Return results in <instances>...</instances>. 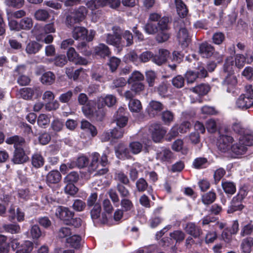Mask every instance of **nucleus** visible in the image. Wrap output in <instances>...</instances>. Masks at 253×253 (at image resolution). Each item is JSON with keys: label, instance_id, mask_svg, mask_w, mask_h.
<instances>
[{"label": "nucleus", "instance_id": "obj_41", "mask_svg": "<svg viewBox=\"0 0 253 253\" xmlns=\"http://www.w3.org/2000/svg\"><path fill=\"white\" fill-rule=\"evenodd\" d=\"M4 4L9 6L21 8L25 4V0H4Z\"/></svg>", "mask_w": 253, "mask_h": 253}, {"label": "nucleus", "instance_id": "obj_28", "mask_svg": "<svg viewBox=\"0 0 253 253\" xmlns=\"http://www.w3.org/2000/svg\"><path fill=\"white\" fill-rule=\"evenodd\" d=\"M103 0H90L86 2V5L92 12L104 6Z\"/></svg>", "mask_w": 253, "mask_h": 253}, {"label": "nucleus", "instance_id": "obj_51", "mask_svg": "<svg viewBox=\"0 0 253 253\" xmlns=\"http://www.w3.org/2000/svg\"><path fill=\"white\" fill-rule=\"evenodd\" d=\"M120 204L124 211H130L133 208L132 202L127 198H123L121 201Z\"/></svg>", "mask_w": 253, "mask_h": 253}, {"label": "nucleus", "instance_id": "obj_24", "mask_svg": "<svg viewBox=\"0 0 253 253\" xmlns=\"http://www.w3.org/2000/svg\"><path fill=\"white\" fill-rule=\"evenodd\" d=\"M73 37L76 40H82L86 38L87 35V30L82 27H76L73 31Z\"/></svg>", "mask_w": 253, "mask_h": 253}, {"label": "nucleus", "instance_id": "obj_18", "mask_svg": "<svg viewBox=\"0 0 253 253\" xmlns=\"http://www.w3.org/2000/svg\"><path fill=\"white\" fill-rule=\"evenodd\" d=\"M5 142L8 144H13L15 149H21L26 145L25 139L18 135H14L6 138Z\"/></svg>", "mask_w": 253, "mask_h": 253}, {"label": "nucleus", "instance_id": "obj_55", "mask_svg": "<svg viewBox=\"0 0 253 253\" xmlns=\"http://www.w3.org/2000/svg\"><path fill=\"white\" fill-rule=\"evenodd\" d=\"M126 82L125 78H117L113 80L111 87L113 89L123 87L126 85Z\"/></svg>", "mask_w": 253, "mask_h": 253}, {"label": "nucleus", "instance_id": "obj_48", "mask_svg": "<svg viewBox=\"0 0 253 253\" xmlns=\"http://www.w3.org/2000/svg\"><path fill=\"white\" fill-rule=\"evenodd\" d=\"M77 49L83 55L88 56L91 55V51L89 49V46L85 42L79 43L77 46Z\"/></svg>", "mask_w": 253, "mask_h": 253}, {"label": "nucleus", "instance_id": "obj_39", "mask_svg": "<svg viewBox=\"0 0 253 253\" xmlns=\"http://www.w3.org/2000/svg\"><path fill=\"white\" fill-rule=\"evenodd\" d=\"M234 60L232 57H228L224 65V71L228 73V75H233L234 72Z\"/></svg>", "mask_w": 253, "mask_h": 253}, {"label": "nucleus", "instance_id": "obj_60", "mask_svg": "<svg viewBox=\"0 0 253 253\" xmlns=\"http://www.w3.org/2000/svg\"><path fill=\"white\" fill-rule=\"evenodd\" d=\"M115 179L124 185H127L129 183V179L126 174L122 172L116 173Z\"/></svg>", "mask_w": 253, "mask_h": 253}, {"label": "nucleus", "instance_id": "obj_19", "mask_svg": "<svg viewBox=\"0 0 253 253\" xmlns=\"http://www.w3.org/2000/svg\"><path fill=\"white\" fill-rule=\"evenodd\" d=\"M116 154L119 159H130V151L123 144H119L115 149Z\"/></svg>", "mask_w": 253, "mask_h": 253}, {"label": "nucleus", "instance_id": "obj_54", "mask_svg": "<svg viewBox=\"0 0 253 253\" xmlns=\"http://www.w3.org/2000/svg\"><path fill=\"white\" fill-rule=\"evenodd\" d=\"M116 188L120 196L123 198H128L130 196V192L124 184L118 183Z\"/></svg>", "mask_w": 253, "mask_h": 253}, {"label": "nucleus", "instance_id": "obj_16", "mask_svg": "<svg viewBox=\"0 0 253 253\" xmlns=\"http://www.w3.org/2000/svg\"><path fill=\"white\" fill-rule=\"evenodd\" d=\"M29 160L23 148L15 149L12 161L15 164H23Z\"/></svg>", "mask_w": 253, "mask_h": 253}, {"label": "nucleus", "instance_id": "obj_29", "mask_svg": "<svg viewBox=\"0 0 253 253\" xmlns=\"http://www.w3.org/2000/svg\"><path fill=\"white\" fill-rule=\"evenodd\" d=\"M49 16L50 15L48 11L43 9H38L34 14L36 19L41 21H45L49 18Z\"/></svg>", "mask_w": 253, "mask_h": 253}, {"label": "nucleus", "instance_id": "obj_7", "mask_svg": "<svg viewBox=\"0 0 253 253\" xmlns=\"http://www.w3.org/2000/svg\"><path fill=\"white\" fill-rule=\"evenodd\" d=\"M236 105L237 108L247 110L253 106V96L246 94H242L237 99Z\"/></svg>", "mask_w": 253, "mask_h": 253}, {"label": "nucleus", "instance_id": "obj_43", "mask_svg": "<svg viewBox=\"0 0 253 253\" xmlns=\"http://www.w3.org/2000/svg\"><path fill=\"white\" fill-rule=\"evenodd\" d=\"M79 179V175L77 172L72 171L70 172L64 178V183L74 184L76 183Z\"/></svg>", "mask_w": 253, "mask_h": 253}, {"label": "nucleus", "instance_id": "obj_35", "mask_svg": "<svg viewBox=\"0 0 253 253\" xmlns=\"http://www.w3.org/2000/svg\"><path fill=\"white\" fill-rule=\"evenodd\" d=\"M81 238L79 235H74L66 239V242L74 248L78 249L80 247Z\"/></svg>", "mask_w": 253, "mask_h": 253}, {"label": "nucleus", "instance_id": "obj_20", "mask_svg": "<svg viewBox=\"0 0 253 253\" xmlns=\"http://www.w3.org/2000/svg\"><path fill=\"white\" fill-rule=\"evenodd\" d=\"M106 42L108 44L113 45L116 47L122 45L121 36L117 32L114 34H108L106 36Z\"/></svg>", "mask_w": 253, "mask_h": 253}, {"label": "nucleus", "instance_id": "obj_38", "mask_svg": "<svg viewBox=\"0 0 253 253\" xmlns=\"http://www.w3.org/2000/svg\"><path fill=\"white\" fill-rule=\"evenodd\" d=\"M216 199V194L210 191L204 194L202 196V202L205 205H210Z\"/></svg>", "mask_w": 253, "mask_h": 253}, {"label": "nucleus", "instance_id": "obj_1", "mask_svg": "<svg viewBox=\"0 0 253 253\" xmlns=\"http://www.w3.org/2000/svg\"><path fill=\"white\" fill-rule=\"evenodd\" d=\"M253 145V135L251 134L241 136L238 142L231 146L230 150L236 155L245 154L248 147Z\"/></svg>", "mask_w": 253, "mask_h": 253}, {"label": "nucleus", "instance_id": "obj_15", "mask_svg": "<svg viewBox=\"0 0 253 253\" xmlns=\"http://www.w3.org/2000/svg\"><path fill=\"white\" fill-rule=\"evenodd\" d=\"M164 109V105L160 102L152 100L148 106V113L150 116L158 115Z\"/></svg>", "mask_w": 253, "mask_h": 253}, {"label": "nucleus", "instance_id": "obj_40", "mask_svg": "<svg viewBox=\"0 0 253 253\" xmlns=\"http://www.w3.org/2000/svg\"><path fill=\"white\" fill-rule=\"evenodd\" d=\"M208 164V160L203 157H199L196 158L193 162V166L197 169L204 168Z\"/></svg>", "mask_w": 253, "mask_h": 253}, {"label": "nucleus", "instance_id": "obj_6", "mask_svg": "<svg viewBox=\"0 0 253 253\" xmlns=\"http://www.w3.org/2000/svg\"><path fill=\"white\" fill-rule=\"evenodd\" d=\"M55 214L56 216L62 220L64 224L69 221V220L74 216V212L68 208L62 206L55 208Z\"/></svg>", "mask_w": 253, "mask_h": 253}, {"label": "nucleus", "instance_id": "obj_17", "mask_svg": "<svg viewBox=\"0 0 253 253\" xmlns=\"http://www.w3.org/2000/svg\"><path fill=\"white\" fill-rule=\"evenodd\" d=\"M173 157L171 151L166 148L158 150L156 153V159L161 162H169Z\"/></svg>", "mask_w": 253, "mask_h": 253}, {"label": "nucleus", "instance_id": "obj_53", "mask_svg": "<svg viewBox=\"0 0 253 253\" xmlns=\"http://www.w3.org/2000/svg\"><path fill=\"white\" fill-rule=\"evenodd\" d=\"M87 206L88 207H94L96 205H100L99 200L98 199V195L96 193L90 194L87 199Z\"/></svg>", "mask_w": 253, "mask_h": 253}, {"label": "nucleus", "instance_id": "obj_42", "mask_svg": "<svg viewBox=\"0 0 253 253\" xmlns=\"http://www.w3.org/2000/svg\"><path fill=\"white\" fill-rule=\"evenodd\" d=\"M170 237L177 243L182 242L185 237V233L181 230H175L169 234Z\"/></svg>", "mask_w": 253, "mask_h": 253}, {"label": "nucleus", "instance_id": "obj_58", "mask_svg": "<svg viewBox=\"0 0 253 253\" xmlns=\"http://www.w3.org/2000/svg\"><path fill=\"white\" fill-rule=\"evenodd\" d=\"M125 133L124 129L123 128L118 127H115L111 131L112 138L114 139H119L122 138Z\"/></svg>", "mask_w": 253, "mask_h": 253}, {"label": "nucleus", "instance_id": "obj_63", "mask_svg": "<svg viewBox=\"0 0 253 253\" xmlns=\"http://www.w3.org/2000/svg\"><path fill=\"white\" fill-rule=\"evenodd\" d=\"M253 231V225L251 222L243 226L240 233L242 237L251 235Z\"/></svg>", "mask_w": 253, "mask_h": 253}, {"label": "nucleus", "instance_id": "obj_32", "mask_svg": "<svg viewBox=\"0 0 253 253\" xmlns=\"http://www.w3.org/2000/svg\"><path fill=\"white\" fill-rule=\"evenodd\" d=\"M33 249V243L30 241H27L21 245L16 253H31Z\"/></svg>", "mask_w": 253, "mask_h": 253}, {"label": "nucleus", "instance_id": "obj_64", "mask_svg": "<svg viewBox=\"0 0 253 253\" xmlns=\"http://www.w3.org/2000/svg\"><path fill=\"white\" fill-rule=\"evenodd\" d=\"M224 39L225 36L224 34L220 32L213 34L212 37L213 42L216 44H220Z\"/></svg>", "mask_w": 253, "mask_h": 253}, {"label": "nucleus", "instance_id": "obj_61", "mask_svg": "<svg viewBox=\"0 0 253 253\" xmlns=\"http://www.w3.org/2000/svg\"><path fill=\"white\" fill-rule=\"evenodd\" d=\"M246 58L245 56L242 54H236L235 57V66L238 68H242L245 64Z\"/></svg>", "mask_w": 253, "mask_h": 253}, {"label": "nucleus", "instance_id": "obj_30", "mask_svg": "<svg viewBox=\"0 0 253 253\" xmlns=\"http://www.w3.org/2000/svg\"><path fill=\"white\" fill-rule=\"evenodd\" d=\"M42 45L36 42H31L26 46V51L28 54H35L41 48Z\"/></svg>", "mask_w": 253, "mask_h": 253}, {"label": "nucleus", "instance_id": "obj_37", "mask_svg": "<svg viewBox=\"0 0 253 253\" xmlns=\"http://www.w3.org/2000/svg\"><path fill=\"white\" fill-rule=\"evenodd\" d=\"M2 228L5 231L11 234H17L20 231V226L17 224H3Z\"/></svg>", "mask_w": 253, "mask_h": 253}, {"label": "nucleus", "instance_id": "obj_56", "mask_svg": "<svg viewBox=\"0 0 253 253\" xmlns=\"http://www.w3.org/2000/svg\"><path fill=\"white\" fill-rule=\"evenodd\" d=\"M169 19L168 17L164 16L160 18L157 23L158 29L161 31H166L168 29V23Z\"/></svg>", "mask_w": 253, "mask_h": 253}, {"label": "nucleus", "instance_id": "obj_46", "mask_svg": "<svg viewBox=\"0 0 253 253\" xmlns=\"http://www.w3.org/2000/svg\"><path fill=\"white\" fill-rule=\"evenodd\" d=\"M64 124L63 121L59 119H54L51 124L52 130L56 132L61 131L64 127Z\"/></svg>", "mask_w": 253, "mask_h": 253}, {"label": "nucleus", "instance_id": "obj_5", "mask_svg": "<svg viewBox=\"0 0 253 253\" xmlns=\"http://www.w3.org/2000/svg\"><path fill=\"white\" fill-rule=\"evenodd\" d=\"M233 140V138L231 136L224 134L220 135L217 142L218 150L224 153L228 151L231 149V145Z\"/></svg>", "mask_w": 253, "mask_h": 253}, {"label": "nucleus", "instance_id": "obj_23", "mask_svg": "<svg viewBox=\"0 0 253 253\" xmlns=\"http://www.w3.org/2000/svg\"><path fill=\"white\" fill-rule=\"evenodd\" d=\"M55 79L56 76L51 71H48L42 75L40 80L42 84L49 85L54 84Z\"/></svg>", "mask_w": 253, "mask_h": 253}, {"label": "nucleus", "instance_id": "obj_2", "mask_svg": "<svg viewBox=\"0 0 253 253\" xmlns=\"http://www.w3.org/2000/svg\"><path fill=\"white\" fill-rule=\"evenodd\" d=\"M174 27L178 29L177 38L179 42L183 46H186L190 42V38L187 29L185 27L184 20L179 18L174 22Z\"/></svg>", "mask_w": 253, "mask_h": 253}, {"label": "nucleus", "instance_id": "obj_27", "mask_svg": "<svg viewBox=\"0 0 253 253\" xmlns=\"http://www.w3.org/2000/svg\"><path fill=\"white\" fill-rule=\"evenodd\" d=\"M95 51L96 54L104 57L109 56L110 54L109 47L103 43H100L95 48Z\"/></svg>", "mask_w": 253, "mask_h": 253}, {"label": "nucleus", "instance_id": "obj_12", "mask_svg": "<svg viewBox=\"0 0 253 253\" xmlns=\"http://www.w3.org/2000/svg\"><path fill=\"white\" fill-rule=\"evenodd\" d=\"M184 229L188 234L194 238H198L202 234V230L201 228L193 222L188 223Z\"/></svg>", "mask_w": 253, "mask_h": 253}, {"label": "nucleus", "instance_id": "obj_11", "mask_svg": "<svg viewBox=\"0 0 253 253\" xmlns=\"http://www.w3.org/2000/svg\"><path fill=\"white\" fill-rule=\"evenodd\" d=\"M117 101L116 97L112 94H108L105 97H100L97 102L98 108H102L105 106L109 107L114 105Z\"/></svg>", "mask_w": 253, "mask_h": 253}, {"label": "nucleus", "instance_id": "obj_50", "mask_svg": "<svg viewBox=\"0 0 253 253\" xmlns=\"http://www.w3.org/2000/svg\"><path fill=\"white\" fill-rule=\"evenodd\" d=\"M162 119L165 124L169 125L173 122L174 115L171 112L167 110L162 113Z\"/></svg>", "mask_w": 253, "mask_h": 253}, {"label": "nucleus", "instance_id": "obj_62", "mask_svg": "<svg viewBox=\"0 0 253 253\" xmlns=\"http://www.w3.org/2000/svg\"><path fill=\"white\" fill-rule=\"evenodd\" d=\"M30 234L33 239H39L42 236V231L38 225H33L30 229Z\"/></svg>", "mask_w": 253, "mask_h": 253}, {"label": "nucleus", "instance_id": "obj_57", "mask_svg": "<svg viewBox=\"0 0 253 253\" xmlns=\"http://www.w3.org/2000/svg\"><path fill=\"white\" fill-rule=\"evenodd\" d=\"M37 122L39 126L45 127L49 124L50 119L46 115L42 114L39 116Z\"/></svg>", "mask_w": 253, "mask_h": 253}, {"label": "nucleus", "instance_id": "obj_26", "mask_svg": "<svg viewBox=\"0 0 253 253\" xmlns=\"http://www.w3.org/2000/svg\"><path fill=\"white\" fill-rule=\"evenodd\" d=\"M241 248L245 253H249L253 246V238L249 237L244 239L241 243Z\"/></svg>", "mask_w": 253, "mask_h": 253}, {"label": "nucleus", "instance_id": "obj_33", "mask_svg": "<svg viewBox=\"0 0 253 253\" xmlns=\"http://www.w3.org/2000/svg\"><path fill=\"white\" fill-rule=\"evenodd\" d=\"M72 13L76 17V19H78L79 22H81L85 18L87 13V10L85 6H81L79 7L78 9Z\"/></svg>", "mask_w": 253, "mask_h": 253}, {"label": "nucleus", "instance_id": "obj_25", "mask_svg": "<svg viewBox=\"0 0 253 253\" xmlns=\"http://www.w3.org/2000/svg\"><path fill=\"white\" fill-rule=\"evenodd\" d=\"M177 12L181 17H184L188 14V9L186 5L181 0H175Z\"/></svg>", "mask_w": 253, "mask_h": 253}, {"label": "nucleus", "instance_id": "obj_47", "mask_svg": "<svg viewBox=\"0 0 253 253\" xmlns=\"http://www.w3.org/2000/svg\"><path fill=\"white\" fill-rule=\"evenodd\" d=\"M48 61L49 62L53 61L54 65L56 66L63 67L67 62V60L65 55H60L56 56L54 59H49Z\"/></svg>", "mask_w": 253, "mask_h": 253}, {"label": "nucleus", "instance_id": "obj_13", "mask_svg": "<svg viewBox=\"0 0 253 253\" xmlns=\"http://www.w3.org/2000/svg\"><path fill=\"white\" fill-rule=\"evenodd\" d=\"M169 56V52L165 49H160L158 53L154 55L152 61L158 65L165 63Z\"/></svg>", "mask_w": 253, "mask_h": 253}, {"label": "nucleus", "instance_id": "obj_10", "mask_svg": "<svg viewBox=\"0 0 253 253\" xmlns=\"http://www.w3.org/2000/svg\"><path fill=\"white\" fill-rule=\"evenodd\" d=\"M214 47L207 42H204L199 44V54L203 58H209L214 52Z\"/></svg>", "mask_w": 253, "mask_h": 253}, {"label": "nucleus", "instance_id": "obj_36", "mask_svg": "<svg viewBox=\"0 0 253 253\" xmlns=\"http://www.w3.org/2000/svg\"><path fill=\"white\" fill-rule=\"evenodd\" d=\"M32 164L34 167L39 168L43 165L44 159L40 154H34L32 158Z\"/></svg>", "mask_w": 253, "mask_h": 253}, {"label": "nucleus", "instance_id": "obj_52", "mask_svg": "<svg viewBox=\"0 0 253 253\" xmlns=\"http://www.w3.org/2000/svg\"><path fill=\"white\" fill-rule=\"evenodd\" d=\"M143 75L139 71H134L131 76L128 78L127 82L128 84H131L135 82H139L143 80Z\"/></svg>", "mask_w": 253, "mask_h": 253}, {"label": "nucleus", "instance_id": "obj_59", "mask_svg": "<svg viewBox=\"0 0 253 253\" xmlns=\"http://www.w3.org/2000/svg\"><path fill=\"white\" fill-rule=\"evenodd\" d=\"M73 95L72 91L69 90L67 92L62 93L59 97V100L62 103L68 104L71 99Z\"/></svg>", "mask_w": 253, "mask_h": 253}, {"label": "nucleus", "instance_id": "obj_14", "mask_svg": "<svg viewBox=\"0 0 253 253\" xmlns=\"http://www.w3.org/2000/svg\"><path fill=\"white\" fill-rule=\"evenodd\" d=\"M237 84V78L233 75H228L224 81V85L226 87L227 91L232 94L236 92Z\"/></svg>", "mask_w": 253, "mask_h": 253}, {"label": "nucleus", "instance_id": "obj_22", "mask_svg": "<svg viewBox=\"0 0 253 253\" xmlns=\"http://www.w3.org/2000/svg\"><path fill=\"white\" fill-rule=\"evenodd\" d=\"M61 179V174L57 170L50 171L46 175V180L49 184H56L58 183Z\"/></svg>", "mask_w": 253, "mask_h": 253}, {"label": "nucleus", "instance_id": "obj_45", "mask_svg": "<svg viewBox=\"0 0 253 253\" xmlns=\"http://www.w3.org/2000/svg\"><path fill=\"white\" fill-rule=\"evenodd\" d=\"M142 144L138 141H133L129 143V148L133 154H139L142 149Z\"/></svg>", "mask_w": 253, "mask_h": 253}, {"label": "nucleus", "instance_id": "obj_49", "mask_svg": "<svg viewBox=\"0 0 253 253\" xmlns=\"http://www.w3.org/2000/svg\"><path fill=\"white\" fill-rule=\"evenodd\" d=\"M128 106L130 110L134 112H139L142 109L141 102L137 99L131 100L128 104Z\"/></svg>", "mask_w": 253, "mask_h": 253}, {"label": "nucleus", "instance_id": "obj_44", "mask_svg": "<svg viewBox=\"0 0 253 253\" xmlns=\"http://www.w3.org/2000/svg\"><path fill=\"white\" fill-rule=\"evenodd\" d=\"M232 129L235 133L240 134L241 136L248 134L246 133L245 127L240 122L236 121L234 123L232 126Z\"/></svg>", "mask_w": 253, "mask_h": 253}, {"label": "nucleus", "instance_id": "obj_31", "mask_svg": "<svg viewBox=\"0 0 253 253\" xmlns=\"http://www.w3.org/2000/svg\"><path fill=\"white\" fill-rule=\"evenodd\" d=\"M144 31L149 35H154L158 33L159 31L157 23H152L149 21L144 27Z\"/></svg>", "mask_w": 253, "mask_h": 253}, {"label": "nucleus", "instance_id": "obj_34", "mask_svg": "<svg viewBox=\"0 0 253 253\" xmlns=\"http://www.w3.org/2000/svg\"><path fill=\"white\" fill-rule=\"evenodd\" d=\"M33 26V21L31 18L24 17L19 22L21 30H29Z\"/></svg>", "mask_w": 253, "mask_h": 253}, {"label": "nucleus", "instance_id": "obj_9", "mask_svg": "<svg viewBox=\"0 0 253 253\" xmlns=\"http://www.w3.org/2000/svg\"><path fill=\"white\" fill-rule=\"evenodd\" d=\"M19 92L20 97L24 99H30L34 94L39 96L42 93L40 88L38 86L23 88L19 90Z\"/></svg>", "mask_w": 253, "mask_h": 253}, {"label": "nucleus", "instance_id": "obj_4", "mask_svg": "<svg viewBox=\"0 0 253 253\" xmlns=\"http://www.w3.org/2000/svg\"><path fill=\"white\" fill-rule=\"evenodd\" d=\"M210 85L206 84H201L189 89V97L191 102H202L201 96L207 94L210 90Z\"/></svg>", "mask_w": 253, "mask_h": 253}, {"label": "nucleus", "instance_id": "obj_3", "mask_svg": "<svg viewBox=\"0 0 253 253\" xmlns=\"http://www.w3.org/2000/svg\"><path fill=\"white\" fill-rule=\"evenodd\" d=\"M247 194L248 191L245 189L240 188L238 194L232 198L227 212L231 213L236 211H242L244 208L242 202Z\"/></svg>", "mask_w": 253, "mask_h": 253}, {"label": "nucleus", "instance_id": "obj_21", "mask_svg": "<svg viewBox=\"0 0 253 253\" xmlns=\"http://www.w3.org/2000/svg\"><path fill=\"white\" fill-rule=\"evenodd\" d=\"M221 186L224 192L227 195H232L236 191V186L233 182L223 180L221 183Z\"/></svg>", "mask_w": 253, "mask_h": 253}, {"label": "nucleus", "instance_id": "obj_8", "mask_svg": "<svg viewBox=\"0 0 253 253\" xmlns=\"http://www.w3.org/2000/svg\"><path fill=\"white\" fill-rule=\"evenodd\" d=\"M149 131L151 133L153 140L156 142H159L166 132L160 124L156 123L150 126Z\"/></svg>", "mask_w": 253, "mask_h": 253}]
</instances>
